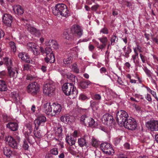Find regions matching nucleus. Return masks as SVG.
I'll return each mask as SVG.
<instances>
[{
    "mask_svg": "<svg viewBox=\"0 0 158 158\" xmlns=\"http://www.w3.org/2000/svg\"><path fill=\"white\" fill-rule=\"evenodd\" d=\"M128 115L127 113L124 110H120L117 113V122L119 124L122 126L127 120Z\"/></svg>",
    "mask_w": 158,
    "mask_h": 158,
    "instance_id": "obj_3",
    "label": "nucleus"
},
{
    "mask_svg": "<svg viewBox=\"0 0 158 158\" xmlns=\"http://www.w3.org/2000/svg\"><path fill=\"white\" fill-rule=\"evenodd\" d=\"M67 77L73 82H75V78H76L75 75L70 73L67 75Z\"/></svg>",
    "mask_w": 158,
    "mask_h": 158,
    "instance_id": "obj_45",
    "label": "nucleus"
},
{
    "mask_svg": "<svg viewBox=\"0 0 158 158\" xmlns=\"http://www.w3.org/2000/svg\"><path fill=\"white\" fill-rule=\"evenodd\" d=\"M3 153L6 156L10 157L12 152L9 148H4Z\"/></svg>",
    "mask_w": 158,
    "mask_h": 158,
    "instance_id": "obj_37",
    "label": "nucleus"
},
{
    "mask_svg": "<svg viewBox=\"0 0 158 158\" xmlns=\"http://www.w3.org/2000/svg\"><path fill=\"white\" fill-rule=\"evenodd\" d=\"M145 98L147 99V100L148 101H152V98H151V96L150 94H147V96L145 97Z\"/></svg>",
    "mask_w": 158,
    "mask_h": 158,
    "instance_id": "obj_60",
    "label": "nucleus"
},
{
    "mask_svg": "<svg viewBox=\"0 0 158 158\" xmlns=\"http://www.w3.org/2000/svg\"><path fill=\"white\" fill-rule=\"evenodd\" d=\"M90 83V81L87 80H84L81 81L80 82L79 85L81 88L85 89L87 88Z\"/></svg>",
    "mask_w": 158,
    "mask_h": 158,
    "instance_id": "obj_27",
    "label": "nucleus"
},
{
    "mask_svg": "<svg viewBox=\"0 0 158 158\" xmlns=\"http://www.w3.org/2000/svg\"><path fill=\"white\" fill-rule=\"evenodd\" d=\"M36 46L34 43L30 42L27 44V48L28 50L32 51Z\"/></svg>",
    "mask_w": 158,
    "mask_h": 158,
    "instance_id": "obj_35",
    "label": "nucleus"
},
{
    "mask_svg": "<svg viewBox=\"0 0 158 158\" xmlns=\"http://www.w3.org/2000/svg\"><path fill=\"white\" fill-rule=\"evenodd\" d=\"M62 131L63 130L61 126L57 127L55 133L56 135L59 136V137H61L62 135Z\"/></svg>",
    "mask_w": 158,
    "mask_h": 158,
    "instance_id": "obj_36",
    "label": "nucleus"
},
{
    "mask_svg": "<svg viewBox=\"0 0 158 158\" xmlns=\"http://www.w3.org/2000/svg\"><path fill=\"white\" fill-rule=\"evenodd\" d=\"M12 19L13 18L11 15L7 14H5L2 19L3 23L8 27L11 26Z\"/></svg>",
    "mask_w": 158,
    "mask_h": 158,
    "instance_id": "obj_12",
    "label": "nucleus"
},
{
    "mask_svg": "<svg viewBox=\"0 0 158 158\" xmlns=\"http://www.w3.org/2000/svg\"><path fill=\"white\" fill-rule=\"evenodd\" d=\"M5 139L6 143L9 146L15 149L18 148V143L12 136H8L6 137Z\"/></svg>",
    "mask_w": 158,
    "mask_h": 158,
    "instance_id": "obj_10",
    "label": "nucleus"
},
{
    "mask_svg": "<svg viewBox=\"0 0 158 158\" xmlns=\"http://www.w3.org/2000/svg\"><path fill=\"white\" fill-rule=\"evenodd\" d=\"M26 28L30 33L35 35L36 36H39L40 34V32L39 30L31 26L29 24H26Z\"/></svg>",
    "mask_w": 158,
    "mask_h": 158,
    "instance_id": "obj_15",
    "label": "nucleus"
},
{
    "mask_svg": "<svg viewBox=\"0 0 158 158\" xmlns=\"http://www.w3.org/2000/svg\"><path fill=\"white\" fill-rule=\"evenodd\" d=\"M51 154L57 155L58 154V149L56 148H54L52 149L50 151Z\"/></svg>",
    "mask_w": 158,
    "mask_h": 158,
    "instance_id": "obj_42",
    "label": "nucleus"
},
{
    "mask_svg": "<svg viewBox=\"0 0 158 158\" xmlns=\"http://www.w3.org/2000/svg\"><path fill=\"white\" fill-rule=\"evenodd\" d=\"M72 58L71 56H68L67 58L64 59V63L65 64H69L72 62Z\"/></svg>",
    "mask_w": 158,
    "mask_h": 158,
    "instance_id": "obj_41",
    "label": "nucleus"
},
{
    "mask_svg": "<svg viewBox=\"0 0 158 158\" xmlns=\"http://www.w3.org/2000/svg\"><path fill=\"white\" fill-rule=\"evenodd\" d=\"M26 127L29 129L30 132L32 130V126L30 123L27 124L26 125Z\"/></svg>",
    "mask_w": 158,
    "mask_h": 158,
    "instance_id": "obj_54",
    "label": "nucleus"
},
{
    "mask_svg": "<svg viewBox=\"0 0 158 158\" xmlns=\"http://www.w3.org/2000/svg\"><path fill=\"white\" fill-rule=\"evenodd\" d=\"M28 139L29 142L31 143H33L36 142L35 139L33 136L32 135H28V137H26Z\"/></svg>",
    "mask_w": 158,
    "mask_h": 158,
    "instance_id": "obj_39",
    "label": "nucleus"
},
{
    "mask_svg": "<svg viewBox=\"0 0 158 158\" xmlns=\"http://www.w3.org/2000/svg\"><path fill=\"white\" fill-rule=\"evenodd\" d=\"M23 148L25 150H28L29 146L27 141L25 139H24L23 140Z\"/></svg>",
    "mask_w": 158,
    "mask_h": 158,
    "instance_id": "obj_44",
    "label": "nucleus"
},
{
    "mask_svg": "<svg viewBox=\"0 0 158 158\" xmlns=\"http://www.w3.org/2000/svg\"><path fill=\"white\" fill-rule=\"evenodd\" d=\"M6 75V73L4 71H2L0 72V76L3 77Z\"/></svg>",
    "mask_w": 158,
    "mask_h": 158,
    "instance_id": "obj_63",
    "label": "nucleus"
},
{
    "mask_svg": "<svg viewBox=\"0 0 158 158\" xmlns=\"http://www.w3.org/2000/svg\"><path fill=\"white\" fill-rule=\"evenodd\" d=\"M39 127L37 126L34 128V135L35 137L37 138H40L41 136V134L40 131H38Z\"/></svg>",
    "mask_w": 158,
    "mask_h": 158,
    "instance_id": "obj_34",
    "label": "nucleus"
},
{
    "mask_svg": "<svg viewBox=\"0 0 158 158\" xmlns=\"http://www.w3.org/2000/svg\"><path fill=\"white\" fill-rule=\"evenodd\" d=\"M46 54V56L44 58V60L46 63L50 62L53 63L55 61L54 55L51 49L48 47H46L45 49L44 52Z\"/></svg>",
    "mask_w": 158,
    "mask_h": 158,
    "instance_id": "obj_4",
    "label": "nucleus"
},
{
    "mask_svg": "<svg viewBox=\"0 0 158 158\" xmlns=\"http://www.w3.org/2000/svg\"><path fill=\"white\" fill-rule=\"evenodd\" d=\"M146 125L151 131H158V120L150 121L146 123Z\"/></svg>",
    "mask_w": 158,
    "mask_h": 158,
    "instance_id": "obj_11",
    "label": "nucleus"
},
{
    "mask_svg": "<svg viewBox=\"0 0 158 158\" xmlns=\"http://www.w3.org/2000/svg\"><path fill=\"white\" fill-rule=\"evenodd\" d=\"M72 70L77 73L79 72V70L77 68V65L76 64H73L72 66Z\"/></svg>",
    "mask_w": 158,
    "mask_h": 158,
    "instance_id": "obj_48",
    "label": "nucleus"
},
{
    "mask_svg": "<svg viewBox=\"0 0 158 158\" xmlns=\"http://www.w3.org/2000/svg\"><path fill=\"white\" fill-rule=\"evenodd\" d=\"M106 45L105 44H102L99 45L98 46H97V48L101 50H102L106 47Z\"/></svg>",
    "mask_w": 158,
    "mask_h": 158,
    "instance_id": "obj_53",
    "label": "nucleus"
},
{
    "mask_svg": "<svg viewBox=\"0 0 158 158\" xmlns=\"http://www.w3.org/2000/svg\"><path fill=\"white\" fill-rule=\"evenodd\" d=\"M141 60L143 63L145 62L146 57L144 56L142 54H139Z\"/></svg>",
    "mask_w": 158,
    "mask_h": 158,
    "instance_id": "obj_55",
    "label": "nucleus"
},
{
    "mask_svg": "<svg viewBox=\"0 0 158 158\" xmlns=\"http://www.w3.org/2000/svg\"><path fill=\"white\" fill-rule=\"evenodd\" d=\"M9 44L10 45L11 50L14 52H15L16 51V46L15 43L13 41H11L10 42Z\"/></svg>",
    "mask_w": 158,
    "mask_h": 158,
    "instance_id": "obj_46",
    "label": "nucleus"
},
{
    "mask_svg": "<svg viewBox=\"0 0 158 158\" xmlns=\"http://www.w3.org/2000/svg\"><path fill=\"white\" fill-rule=\"evenodd\" d=\"M53 14L55 15H61L67 17L69 16V11L67 9V6L64 4L58 3L56 4L52 8Z\"/></svg>",
    "mask_w": 158,
    "mask_h": 158,
    "instance_id": "obj_1",
    "label": "nucleus"
},
{
    "mask_svg": "<svg viewBox=\"0 0 158 158\" xmlns=\"http://www.w3.org/2000/svg\"><path fill=\"white\" fill-rule=\"evenodd\" d=\"M118 82L120 85H123V82L122 81L121 78L119 77H118Z\"/></svg>",
    "mask_w": 158,
    "mask_h": 158,
    "instance_id": "obj_62",
    "label": "nucleus"
},
{
    "mask_svg": "<svg viewBox=\"0 0 158 158\" xmlns=\"http://www.w3.org/2000/svg\"><path fill=\"white\" fill-rule=\"evenodd\" d=\"M70 30L73 34L77 35L79 37L81 36L82 35V30L78 25H73L70 28Z\"/></svg>",
    "mask_w": 158,
    "mask_h": 158,
    "instance_id": "obj_13",
    "label": "nucleus"
},
{
    "mask_svg": "<svg viewBox=\"0 0 158 158\" xmlns=\"http://www.w3.org/2000/svg\"><path fill=\"white\" fill-rule=\"evenodd\" d=\"M55 89L54 84L52 82H50L44 85L43 88V92L46 95L50 96L54 93Z\"/></svg>",
    "mask_w": 158,
    "mask_h": 158,
    "instance_id": "obj_5",
    "label": "nucleus"
},
{
    "mask_svg": "<svg viewBox=\"0 0 158 158\" xmlns=\"http://www.w3.org/2000/svg\"><path fill=\"white\" fill-rule=\"evenodd\" d=\"M144 70L148 77H151V72L149 69L146 68L144 69Z\"/></svg>",
    "mask_w": 158,
    "mask_h": 158,
    "instance_id": "obj_52",
    "label": "nucleus"
},
{
    "mask_svg": "<svg viewBox=\"0 0 158 158\" xmlns=\"http://www.w3.org/2000/svg\"><path fill=\"white\" fill-rule=\"evenodd\" d=\"M48 44L51 47H52L55 49H57L58 48L57 43L55 40H49Z\"/></svg>",
    "mask_w": 158,
    "mask_h": 158,
    "instance_id": "obj_31",
    "label": "nucleus"
},
{
    "mask_svg": "<svg viewBox=\"0 0 158 158\" xmlns=\"http://www.w3.org/2000/svg\"><path fill=\"white\" fill-rule=\"evenodd\" d=\"M100 73H105L107 71L106 69L104 67L101 68L100 69Z\"/></svg>",
    "mask_w": 158,
    "mask_h": 158,
    "instance_id": "obj_57",
    "label": "nucleus"
},
{
    "mask_svg": "<svg viewBox=\"0 0 158 158\" xmlns=\"http://www.w3.org/2000/svg\"><path fill=\"white\" fill-rule=\"evenodd\" d=\"M3 118L4 119V120L6 122H7L9 121L8 117L6 115H3Z\"/></svg>",
    "mask_w": 158,
    "mask_h": 158,
    "instance_id": "obj_64",
    "label": "nucleus"
},
{
    "mask_svg": "<svg viewBox=\"0 0 158 158\" xmlns=\"http://www.w3.org/2000/svg\"><path fill=\"white\" fill-rule=\"evenodd\" d=\"M52 105H50V103H46L44 104L43 107L44 109V111L45 113L48 115H50L51 116H53L52 112Z\"/></svg>",
    "mask_w": 158,
    "mask_h": 158,
    "instance_id": "obj_17",
    "label": "nucleus"
},
{
    "mask_svg": "<svg viewBox=\"0 0 158 158\" xmlns=\"http://www.w3.org/2000/svg\"><path fill=\"white\" fill-rule=\"evenodd\" d=\"M18 96V94L15 92L13 93L12 94V97L13 98H15V100L17 99V97Z\"/></svg>",
    "mask_w": 158,
    "mask_h": 158,
    "instance_id": "obj_59",
    "label": "nucleus"
},
{
    "mask_svg": "<svg viewBox=\"0 0 158 158\" xmlns=\"http://www.w3.org/2000/svg\"><path fill=\"white\" fill-rule=\"evenodd\" d=\"M68 151L72 154L73 155H75V152L73 151L71 148H69Z\"/></svg>",
    "mask_w": 158,
    "mask_h": 158,
    "instance_id": "obj_61",
    "label": "nucleus"
},
{
    "mask_svg": "<svg viewBox=\"0 0 158 158\" xmlns=\"http://www.w3.org/2000/svg\"><path fill=\"white\" fill-rule=\"evenodd\" d=\"M101 33H102L104 34H108V30L107 28L104 27L100 31Z\"/></svg>",
    "mask_w": 158,
    "mask_h": 158,
    "instance_id": "obj_50",
    "label": "nucleus"
},
{
    "mask_svg": "<svg viewBox=\"0 0 158 158\" xmlns=\"http://www.w3.org/2000/svg\"><path fill=\"white\" fill-rule=\"evenodd\" d=\"M66 141V142L70 145H73L75 144V141L74 138H72L71 137L69 138V136L67 137L65 139Z\"/></svg>",
    "mask_w": 158,
    "mask_h": 158,
    "instance_id": "obj_33",
    "label": "nucleus"
},
{
    "mask_svg": "<svg viewBox=\"0 0 158 158\" xmlns=\"http://www.w3.org/2000/svg\"><path fill=\"white\" fill-rule=\"evenodd\" d=\"M73 117L71 115H65L61 116V120L66 123H70L73 121Z\"/></svg>",
    "mask_w": 158,
    "mask_h": 158,
    "instance_id": "obj_21",
    "label": "nucleus"
},
{
    "mask_svg": "<svg viewBox=\"0 0 158 158\" xmlns=\"http://www.w3.org/2000/svg\"><path fill=\"white\" fill-rule=\"evenodd\" d=\"M101 149L103 152L107 154H111L114 153V151L110 144L104 143H102L100 146Z\"/></svg>",
    "mask_w": 158,
    "mask_h": 158,
    "instance_id": "obj_8",
    "label": "nucleus"
},
{
    "mask_svg": "<svg viewBox=\"0 0 158 158\" xmlns=\"http://www.w3.org/2000/svg\"><path fill=\"white\" fill-rule=\"evenodd\" d=\"M39 85L35 82L30 84L27 88L28 93L33 95H36L39 92Z\"/></svg>",
    "mask_w": 158,
    "mask_h": 158,
    "instance_id": "obj_7",
    "label": "nucleus"
},
{
    "mask_svg": "<svg viewBox=\"0 0 158 158\" xmlns=\"http://www.w3.org/2000/svg\"><path fill=\"white\" fill-rule=\"evenodd\" d=\"M13 10L15 13L18 15H21L23 13V9L21 6L18 5L15 6Z\"/></svg>",
    "mask_w": 158,
    "mask_h": 158,
    "instance_id": "obj_24",
    "label": "nucleus"
},
{
    "mask_svg": "<svg viewBox=\"0 0 158 158\" xmlns=\"http://www.w3.org/2000/svg\"><path fill=\"white\" fill-rule=\"evenodd\" d=\"M98 39L102 44L106 45L108 40L107 37H102L101 38H98Z\"/></svg>",
    "mask_w": 158,
    "mask_h": 158,
    "instance_id": "obj_40",
    "label": "nucleus"
},
{
    "mask_svg": "<svg viewBox=\"0 0 158 158\" xmlns=\"http://www.w3.org/2000/svg\"><path fill=\"white\" fill-rule=\"evenodd\" d=\"M87 137L85 136L83 138L78 139V144L81 147H83L84 146L86 147L88 145L86 140Z\"/></svg>",
    "mask_w": 158,
    "mask_h": 158,
    "instance_id": "obj_25",
    "label": "nucleus"
},
{
    "mask_svg": "<svg viewBox=\"0 0 158 158\" xmlns=\"http://www.w3.org/2000/svg\"><path fill=\"white\" fill-rule=\"evenodd\" d=\"M3 60L5 61V64L7 66V68L9 66H11L12 64V62L10 59H9L7 57H5L3 58Z\"/></svg>",
    "mask_w": 158,
    "mask_h": 158,
    "instance_id": "obj_38",
    "label": "nucleus"
},
{
    "mask_svg": "<svg viewBox=\"0 0 158 158\" xmlns=\"http://www.w3.org/2000/svg\"><path fill=\"white\" fill-rule=\"evenodd\" d=\"M102 121L105 124L109 126L111 125L114 122L113 116L109 114H106L103 116Z\"/></svg>",
    "mask_w": 158,
    "mask_h": 158,
    "instance_id": "obj_9",
    "label": "nucleus"
},
{
    "mask_svg": "<svg viewBox=\"0 0 158 158\" xmlns=\"http://www.w3.org/2000/svg\"><path fill=\"white\" fill-rule=\"evenodd\" d=\"M6 127L13 131H17L18 128V124L17 123L14 122H11L8 123L7 124Z\"/></svg>",
    "mask_w": 158,
    "mask_h": 158,
    "instance_id": "obj_20",
    "label": "nucleus"
},
{
    "mask_svg": "<svg viewBox=\"0 0 158 158\" xmlns=\"http://www.w3.org/2000/svg\"><path fill=\"white\" fill-rule=\"evenodd\" d=\"M7 70L9 77L10 78H16L18 74V71L16 69H13L11 66H9L7 68Z\"/></svg>",
    "mask_w": 158,
    "mask_h": 158,
    "instance_id": "obj_19",
    "label": "nucleus"
},
{
    "mask_svg": "<svg viewBox=\"0 0 158 158\" xmlns=\"http://www.w3.org/2000/svg\"><path fill=\"white\" fill-rule=\"evenodd\" d=\"M7 89L5 82L3 80H0V90L1 91H5Z\"/></svg>",
    "mask_w": 158,
    "mask_h": 158,
    "instance_id": "obj_28",
    "label": "nucleus"
},
{
    "mask_svg": "<svg viewBox=\"0 0 158 158\" xmlns=\"http://www.w3.org/2000/svg\"><path fill=\"white\" fill-rule=\"evenodd\" d=\"M30 64H25L24 65V70H28L30 69Z\"/></svg>",
    "mask_w": 158,
    "mask_h": 158,
    "instance_id": "obj_56",
    "label": "nucleus"
},
{
    "mask_svg": "<svg viewBox=\"0 0 158 158\" xmlns=\"http://www.w3.org/2000/svg\"><path fill=\"white\" fill-rule=\"evenodd\" d=\"M55 69L58 70L60 72L62 76H64L66 73V72L64 70H63L61 68H59L58 66H56Z\"/></svg>",
    "mask_w": 158,
    "mask_h": 158,
    "instance_id": "obj_47",
    "label": "nucleus"
},
{
    "mask_svg": "<svg viewBox=\"0 0 158 158\" xmlns=\"http://www.w3.org/2000/svg\"><path fill=\"white\" fill-rule=\"evenodd\" d=\"M32 52L35 55L37 56L40 54V52L42 53L44 52V50L42 47L36 46Z\"/></svg>",
    "mask_w": 158,
    "mask_h": 158,
    "instance_id": "obj_26",
    "label": "nucleus"
},
{
    "mask_svg": "<svg viewBox=\"0 0 158 158\" xmlns=\"http://www.w3.org/2000/svg\"><path fill=\"white\" fill-rule=\"evenodd\" d=\"M118 38L116 36V34H113L111 36L110 38V45H113L117 42L118 41Z\"/></svg>",
    "mask_w": 158,
    "mask_h": 158,
    "instance_id": "obj_32",
    "label": "nucleus"
},
{
    "mask_svg": "<svg viewBox=\"0 0 158 158\" xmlns=\"http://www.w3.org/2000/svg\"><path fill=\"white\" fill-rule=\"evenodd\" d=\"M62 88L63 92L66 95H72L74 98L77 96V91L72 83H65L62 86Z\"/></svg>",
    "mask_w": 158,
    "mask_h": 158,
    "instance_id": "obj_2",
    "label": "nucleus"
},
{
    "mask_svg": "<svg viewBox=\"0 0 158 158\" xmlns=\"http://www.w3.org/2000/svg\"><path fill=\"white\" fill-rule=\"evenodd\" d=\"M73 35L70 29L66 30L64 32L63 37L66 40H71L73 37Z\"/></svg>",
    "mask_w": 158,
    "mask_h": 158,
    "instance_id": "obj_23",
    "label": "nucleus"
},
{
    "mask_svg": "<svg viewBox=\"0 0 158 158\" xmlns=\"http://www.w3.org/2000/svg\"><path fill=\"white\" fill-rule=\"evenodd\" d=\"M53 116H55L56 114H58L61 110L62 107L61 105L58 103H54L52 105Z\"/></svg>",
    "mask_w": 158,
    "mask_h": 158,
    "instance_id": "obj_16",
    "label": "nucleus"
},
{
    "mask_svg": "<svg viewBox=\"0 0 158 158\" xmlns=\"http://www.w3.org/2000/svg\"><path fill=\"white\" fill-rule=\"evenodd\" d=\"M18 56L22 60L27 63H32L31 62L32 61L30 60L29 56L27 53L25 52H20L19 53Z\"/></svg>",
    "mask_w": 158,
    "mask_h": 158,
    "instance_id": "obj_18",
    "label": "nucleus"
},
{
    "mask_svg": "<svg viewBox=\"0 0 158 158\" xmlns=\"http://www.w3.org/2000/svg\"><path fill=\"white\" fill-rule=\"evenodd\" d=\"M97 125V123L95 122L94 119L91 117H89L85 126L87 127H95Z\"/></svg>",
    "mask_w": 158,
    "mask_h": 158,
    "instance_id": "obj_22",
    "label": "nucleus"
},
{
    "mask_svg": "<svg viewBox=\"0 0 158 158\" xmlns=\"http://www.w3.org/2000/svg\"><path fill=\"white\" fill-rule=\"evenodd\" d=\"M123 49L124 53V56L127 58H128L129 56V54L131 52V49L129 47L126 48V46H125L123 48Z\"/></svg>",
    "mask_w": 158,
    "mask_h": 158,
    "instance_id": "obj_29",
    "label": "nucleus"
},
{
    "mask_svg": "<svg viewBox=\"0 0 158 158\" xmlns=\"http://www.w3.org/2000/svg\"><path fill=\"white\" fill-rule=\"evenodd\" d=\"M89 117L85 114L82 115L81 116L80 120L81 123L85 126Z\"/></svg>",
    "mask_w": 158,
    "mask_h": 158,
    "instance_id": "obj_30",
    "label": "nucleus"
},
{
    "mask_svg": "<svg viewBox=\"0 0 158 158\" xmlns=\"http://www.w3.org/2000/svg\"><path fill=\"white\" fill-rule=\"evenodd\" d=\"M99 143V142L97 139L94 138H93L92 139V144L93 146L95 147H97Z\"/></svg>",
    "mask_w": 158,
    "mask_h": 158,
    "instance_id": "obj_43",
    "label": "nucleus"
},
{
    "mask_svg": "<svg viewBox=\"0 0 158 158\" xmlns=\"http://www.w3.org/2000/svg\"><path fill=\"white\" fill-rule=\"evenodd\" d=\"M93 98L95 100H99L101 99V97L99 94H95L94 95Z\"/></svg>",
    "mask_w": 158,
    "mask_h": 158,
    "instance_id": "obj_49",
    "label": "nucleus"
},
{
    "mask_svg": "<svg viewBox=\"0 0 158 158\" xmlns=\"http://www.w3.org/2000/svg\"><path fill=\"white\" fill-rule=\"evenodd\" d=\"M123 125L125 128L129 130L133 131L136 129L137 123L135 119L131 118L127 119Z\"/></svg>",
    "mask_w": 158,
    "mask_h": 158,
    "instance_id": "obj_6",
    "label": "nucleus"
},
{
    "mask_svg": "<svg viewBox=\"0 0 158 158\" xmlns=\"http://www.w3.org/2000/svg\"><path fill=\"white\" fill-rule=\"evenodd\" d=\"M138 55L137 54H135L133 55L132 56V58L133 60V62L135 64H137L139 63V62L137 60H135V59L136 58H138Z\"/></svg>",
    "mask_w": 158,
    "mask_h": 158,
    "instance_id": "obj_51",
    "label": "nucleus"
},
{
    "mask_svg": "<svg viewBox=\"0 0 158 158\" xmlns=\"http://www.w3.org/2000/svg\"><path fill=\"white\" fill-rule=\"evenodd\" d=\"M98 6L99 5H94L91 7V9L93 10L96 11Z\"/></svg>",
    "mask_w": 158,
    "mask_h": 158,
    "instance_id": "obj_58",
    "label": "nucleus"
},
{
    "mask_svg": "<svg viewBox=\"0 0 158 158\" xmlns=\"http://www.w3.org/2000/svg\"><path fill=\"white\" fill-rule=\"evenodd\" d=\"M46 121V118L44 115L40 114L38 116L37 118L35 120L34 123L36 127L37 126L39 127L41 124H44Z\"/></svg>",
    "mask_w": 158,
    "mask_h": 158,
    "instance_id": "obj_14",
    "label": "nucleus"
}]
</instances>
